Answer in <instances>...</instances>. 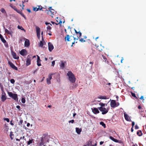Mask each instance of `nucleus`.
I'll return each mask as SVG.
<instances>
[{
    "label": "nucleus",
    "instance_id": "nucleus-1",
    "mask_svg": "<svg viewBox=\"0 0 146 146\" xmlns=\"http://www.w3.org/2000/svg\"><path fill=\"white\" fill-rule=\"evenodd\" d=\"M67 75L68 77V79L72 83L75 82L76 79L73 74L71 72L69 71L67 73Z\"/></svg>",
    "mask_w": 146,
    "mask_h": 146
},
{
    "label": "nucleus",
    "instance_id": "nucleus-2",
    "mask_svg": "<svg viewBox=\"0 0 146 146\" xmlns=\"http://www.w3.org/2000/svg\"><path fill=\"white\" fill-rule=\"evenodd\" d=\"M8 94L10 97L12 98L14 100H18V98L17 95L16 94L13 93L11 92H8Z\"/></svg>",
    "mask_w": 146,
    "mask_h": 146
},
{
    "label": "nucleus",
    "instance_id": "nucleus-3",
    "mask_svg": "<svg viewBox=\"0 0 146 146\" xmlns=\"http://www.w3.org/2000/svg\"><path fill=\"white\" fill-rule=\"evenodd\" d=\"M99 110L102 112V114L103 115L106 114L108 111V109H106L105 108L100 107L98 108Z\"/></svg>",
    "mask_w": 146,
    "mask_h": 146
},
{
    "label": "nucleus",
    "instance_id": "nucleus-4",
    "mask_svg": "<svg viewBox=\"0 0 146 146\" xmlns=\"http://www.w3.org/2000/svg\"><path fill=\"white\" fill-rule=\"evenodd\" d=\"M117 103L115 102V100H112L110 102L111 107L112 108H114L117 107Z\"/></svg>",
    "mask_w": 146,
    "mask_h": 146
},
{
    "label": "nucleus",
    "instance_id": "nucleus-5",
    "mask_svg": "<svg viewBox=\"0 0 146 146\" xmlns=\"http://www.w3.org/2000/svg\"><path fill=\"white\" fill-rule=\"evenodd\" d=\"M1 99L2 101L3 102H4L7 99L6 97V94L4 91H3L2 92Z\"/></svg>",
    "mask_w": 146,
    "mask_h": 146
},
{
    "label": "nucleus",
    "instance_id": "nucleus-6",
    "mask_svg": "<svg viewBox=\"0 0 146 146\" xmlns=\"http://www.w3.org/2000/svg\"><path fill=\"white\" fill-rule=\"evenodd\" d=\"M36 29L37 38L38 39H40V29L38 27H36Z\"/></svg>",
    "mask_w": 146,
    "mask_h": 146
},
{
    "label": "nucleus",
    "instance_id": "nucleus-7",
    "mask_svg": "<svg viewBox=\"0 0 146 146\" xmlns=\"http://www.w3.org/2000/svg\"><path fill=\"white\" fill-rule=\"evenodd\" d=\"M53 75V74H49L48 75V78H47L46 79L47 80V83L48 84H51V81L50 80L52 78V76Z\"/></svg>",
    "mask_w": 146,
    "mask_h": 146
},
{
    "label": "nucleus",
    "instance_id": "nucleus-8",
    "mask_svg": "<svg viewBox=\"0 0 146 146\" xmlns=\"http://www.w3.org/2000/svg\"><path fill=\"white\" fill-rule=\"evenodd\" d=\"M33 10L34 11H37L38 10H41L43 8V7H42L41 5L38 6V8L37 7H33Z\"/></svg>",
    "mask_w": 146,
    "mask_h": 146
},
{
    "label": "nucleus",
    "instance_id": "nucleus-9",
    "mask_svg": "<svg viewBox=\"0 0 146 146\" xmlns=\"http://www.w3.org/2000/svg\"><path fill=\"white\" fill-rule=\"evenodd\" d=\"M8 64L10 65L11 67L12 68L17 70H18L17 68L16 67L12 62L10 61H8Z\"/></svg>",
    "mask_w": 146,
    "mask_h": 146
},
{
    "label": "nucleus",
    "instance_id": "nucleus-10",
    "mask_svg": "<svg viewBox=\"0 0 146 146\" xmlns=\"http://www.w3.org/2000/svg\"><path fill=\"white\" fill-rule=\"evenodd\" d=\"M48 47L49 50L50 52H51L54 48L53 44L50 42L48 43Z\"/></svg>",
    "mask_w": 146,
    "mask_h": 146
},
{
    "label": "nucleus",
    "instance_id": "nucleus-11",
    "mask_svg": "<svg viewBox=\"0 0 146 146\" xmlns=\"http://www.w3.org/2000/svg\"><path fill=\"white\" fill-rule=\"evenodd\" d=\"M13 58L15 59H18L19 58V56H17L16 53L15 52L12 51L11 52Z\"/></svg>",
    "mask_w": 146,
    "mask_h": 146
},
{
    "label": "nucleus",
    "instance_id": "nucleus-12",
    "mask_svg": "<svg viewBox=\"0 0 146 146\" xmlns=\"http://www.w3.org/2000/svg\"><path fill=\"white\" fill-rule=\"evenodd\" d=\"M124 117H125V119L126 121H131L130 118L129 117V115L125 113H124Z\"/></svg>",
    "mask_w": 146,
    "mask_h": 146
},
{
    "label": "nucleus",
    "instance_id": "nucleus-13",
    "mask_svg": "<svg viewBox=\"0 0 146 146\" xmlns=\"http://www.w3.org/2000/svg\"><path fill=\"white\" fill-rule=\"evenodd\" d=\"M31 57L28 56L26 61V65L27 66L31 64V60L30 59Z\"/></svg>",
    "mask_w": 146,
    "mask_h": 146
},
{
    "label": "nucleus",
    "instance_id": "nucleus-14",
    "mask_svg": "<svg viewBox=\"0 0 146 146\" xmlns=\"http://www.w3.org/2000/svg\"><path fill=\"white\" fill-rule=\"evenodd\" d=\"M110 138L111 140L112 141H113L116 142V143H121V141L120 140H119L117 139H116L114 138H113L112 136H110Z\"/></svg>",
    "mask_w": 146,
    "mask_h": 146
},
{
    "label": "nucleus",
    "instance_id": "nucleus-15",
    "mask_svg": "<svg viewBox=\"0 0 146 146\" xmlns=\"http://www.w3.org/2000/svg\"><path fill=\"white\" fill-rule=\"evenodd\" d=\"M25 46L27 47L29 46L30 45V42L29 40L28 39H25V40L24 43Z\"/></svg>",
    "mask_w": 146,
    "mask_h": 146
},
{
    "label": "nucleus",
    "instance_id": "nucleus-16",
    "mask_svg": "<svg viewBox=\"0 0 146 146\" xmlns=\"http://www.w3.org/2000/svg\"><path fill=\"white\" fill-rule=\"evenodd\" d=\"M92 112L95 114H96L99 113V111L98 108H92Z\"/></svg>",
    "mask_w": 146,
    "mask_h": 146
},
{
    "label": "nucleus",
    "instance_id": "nucleus-17",
    "mask_svg": "<svg viewBox=\"0 0 146 146\" xmlns=\"http://www.w3.org/2000/svg\"><path fill=\"white\" fill-rule=\"evenodd\" d=\"M27 53V51L25 49H23L20 52V54L23 56L26 55Z\"/></svg>",
    "mask_w": 146,
    "mask_h": 146
},
{
    "label": "nucleus",
    "instance_id": "nucleus-18",
    "mask_svg": "<svg viewBox=\"0 0 146 146\" xmlns=\"http://www.w3.org/2000/svg\"><path fill=\"white\" fill-rule=\"evenodd\" d=\"M45 12L47 13V14L51 16L52 17H53L52 16L54 14L51 11H50V10H46Z\"/></svg>",
    "mask_w": 146,
    "mask_h": 146
},
{
    "label": "nucleus",
    "instance_id": "nucleus-19",
    "mask_svg": "<svg viewBox=\"0 0 146 146\" xmlns=\"http://www.w3.org/2000/svg\"><path fill=\"white\" fill-rule=\"evenodd\" d=\"M98 98L102 99H107L109 98L105 96H100L98 97Z\"/></svg>",
    "mask_w": 146,
    "mask_h": 146
},
{
    "label": "nucleus",
    "instance_id": "nucleus-20",
    "mask_svg": "<svg viewBox=\"0 0 146 146\" xmlns=\"http://www.w3.org/2000/svg\"><path fill=\"white\" fill-rule=\"evenodd\" d=\"M61 63L60 64V66L61 68H63L64 67L65 64L66 63V61L63 62L62 61H61Z\"/></svg>",
    "mask_w": 146,
    "mask_h": 146
},
{
    "label": "nucleus",
    "instance_id": "nucleus-21",
    "mask_svg": "<svg viewBox=\"0 0 146 146\" xmlns=\"http://www.w3.org/2000/svg\"><path fill=\"white\" fill-rule=\"evenodd\" d=\"M44 137H42L41 139L40 142V146L43 145L44 143Z\"/></svg>",
    "mask_w": 146,
    "mask_h": 146
},
{
    "label": "nucleus",
    "instance_id": "nucleus-22",
    "mask_svg": "<svg viewBox=\"0 0 146 146\" xmlns=\"http://www.w3.org/2000/svg\"><path fill=\"white\" fill-rule=\"evenodd\" d=\"M98 50L100 51H102L104 48V47L102 46L101 45H100L99 46H98L97 47Z\"/></svg>",
    "mask_w": 146,
    "mask_h": 146
},
{
    "label": "nucleus",
    "instance_id": "nucleus-23",
    "mask_svg": "<svg viewBox=\"0 0 146 146\" xmlns=\"http://www.w3.org/2000/svg\"><path fill=\"white\" fill-rule=\"evenodd\" d=\"M0 38L1 40V41L3 43H5L6 41V40H5L4 38L3 37L2 35L0 34Z\"/></svg>",
    "mask_w": 146,
    "mask_h": 146
},
{
    "label": "nucleus",
    "instance_id": "nucleus-24",
    "mask_svg": "<svg viewBox=\"0 0 146 146\" xmlns=\"http://www.w3.org/2000/svg\"><path fill=\"white\" fill-rule=\"evenodd\" d=\"M76 133L78 134H80L82 131V129H80L76 127Z\"/></svg>",
    "mask_w": 146,
    "mask_h": 146
},
{
    "label": "nucleus",
    "instance_id": "nucleus-25",
    "mask_svg": "<svg viewBox=\"0 0 146 146\" xmlns=\"http://www.w3.org/2000/svg\"><path fill=\"white\" fill-rule=\"evenodd\" d=\"M51 22L52 24H55L56 25H58L59 24H60V25H61L62 23V21L60 20L59 22L58 23H55V22L52 21H51Z\"/></svg>",
    "mask_w": 146,
    "mask_h": 146
},
{
    "label": "nucleus",
    "instance_id": "nucleus-26",
    "mask_svg": "<svg viewBox=\"0 0 146 146\" xmlns=\"http://www.w3.org/2000/svg\"><path fill=\"white\" fill-rule=\"evenodd\" d=\"M70 36L69 35H67L65 37V40H66L68 41H70Z\"/></svg>",
    "mask_w": 146,
    "mask_h": 146
},
{
    "label": "nucleus",
    "instance_id": "nucleus-27",
    "mask_svg": "<svg viewBox=\"0 0 146 146\" xmlns=\"http://www.w3.org/2000/svg\"><path fill=\"white\" fill-rule=\"evenodd\" d=\"M33 139H32L29 140L27 142V145H29L33 143Z\"/></svg>",
    "mask_w": 146,
    "mask_h": 146
},
{
    "label": "nucleus",
    "instance_id": "nucleus-28",
    "mask_svg": "<svg viewBox=\"0 0 146 146\" xmlns=\"http://www.w3.org/2000/svg\"><path fill=\"white\" fill-rule=\"evenodd\" d=\"M137 134L139 136H141L143 134L141 130H138L137 133Z\"/></svg>",
    "mask_w": 146,
    "mask_h": 146
},
{
    "label": "nucleus",
    "instance_id": "nucleus-29",
    "mask_svg": "<svg viewBox=\"0 0 146 146\" xmlns=\"http://www.w3.org/2000/svg\"><path fill=\"white\" fill-rule=\"evenodd\" d=\"M14 134H13V132L11 131L10 132V137L11 139L12 140L13 139L14 137Z\"/></svg>",
    "mask_w": 146,
    "mask_h": 146
},
{
    "label": "nucleus",
    "instance_id": "nucleus-30",
    "mask_svg": "<svg viewBox=\"0 0 146 146\" xmlns=\"http://www.w3.org/2000/svg\"><path fill=\"white\" fill-rule=\"evenodd\" d=\"M5 33L7 34H8L11 35L12 34V32L9 31L8 29H5Z\"/></svg>",
    "mask_w": 146,
    "mask_h": 146
},
{
    "label": "nucleus",
    "instance_id": "nucleus-31",
    "mask_svg": "<svg viewBox=\"0 0 146 146\" xmlns=\"http://www.w3.org/2000/svg\"><path fill=\"white\" fill-rule=\"evenodd\" d=\"M4 129L5 130H6L7 131H8L9 130L8 126H7L6 124H5L4 125Z\"/></svg>",
    "mask_w": 146,
    "mask_h": 146
},
{
    "label": "nucleus",
    "instance_id": "nucleus-32",
    "mask_svg": "<svg viewBox=\"0 0 146 146\" xmlns=\"http://www.w3.org/2000/svg\"><path fill=\"white\" fill-rule=\"evenodd\" d=\"M78 33L79 34V37H78V38L76 39V38L74 37V36H72L74 38V40H75L76 39V40H78V38H80V37H81V36L82 35V33L80 32V31H79L78 32Z\"/></svg>",
    "mask_w": 146,
    "mask_h": 146
},
{
    "label": "nucleus",
    "instance_id": "nucleus-33",
    "mask_svg": "<svg viewBox=\"0 0 146 146\" xmlns=\"http://www.w3.org/2000/svg\"><path fill=\"white\" fill-rule=\"evenodd\" d=\"M100 125H101L102 126L104 127V128H106V126L105 124L103 121H101L100 122Z\"/></svg>",
    "mask_w": 146,
    "mask_h": 146
},
{
    "label": "nucleus",
    "instance_id": "nucleus-34",
    "mask_svg": "<svg viewBox=\"0 0 146 146\" xmlns=\"http://www.w3.org/2000/svg\"><path fill=\"white\" fill-rule=\"evenodd\" d=\"M131 94L132 96L135 97L137 100L138 99V98L136 96L135 94L134 93L132 92H131Z\"/></svg>",
    "mask_w": 146,
    "mask_h": 146
},
{
    "label": "nucleus",
    "instance_id": "nucleus-35",
    "mask_svg": "<svg viewBox=\"0 0 146 146\" xmlns=\"http://www.w3.org/2000/svg\"><path fill=\"white\" fill-rule=\"evenodd\" d=\"M43 45H44V44H43V42L42 41H40V43H39V46L42 47L43 46Z\"/></svg>",
    "mask_w": 146,
    "mask_h": 146
},
{
    "label": "nucleus",
    "instance_id": "nucleus-36",
    "mask_svg": "<svg viewBox=\"0 0 146 146\" xmlns=\"http://www.w3.org/2000/svg\"><path fill=\"white\" fill-rule=\"evenodd\" d=\"M1 11L2 13H3L6 14V13L5 10L3 8H2L1 9Z\"/></svg>",
    "mask_w": 146,
    "mask_h": 146
},
{
    "label": "nucleus",
    "instance_id": "nucleus-37",
    "mask_svg": "<svg viewBox=\"0 0 146 146\" xmlns=\"http://www.w3.org/2000/svg\"><path fill=\"white\" fill-rule=\"evenodd\" d=\"M99 104L100 106H101V107H104L105 105V104H104L101 102Z\"/></svg>",
    "mask_w": 146,
    "mask_h": 146
},
{
    "label": "nucleus",
    "instance_id": "nucleus-38",
    "mask_svg": "<svg viewBox=\"0 0 146 146\" xmlns=\"http://www.w3.org/2000/svg\"><path fill=\"white\" fill-rule=\"evenodd\" d=\"M15 11H17L19 13H21V12H22V11H20L17 9H15Z\"/></svg>",
    "mask_w": 146,
    "mask_h": 146
},
{
    "label": "nucleus",
    "instance_id": "nucleus-39",
    "mask_svg": "<svg viewBox=\"0 0 146 146\" xmlns=\"http://www.w3.org/2000/svg\"><path fill=\"white\" fill-rule=\"evenodd\" d=\"M10 82L12 84H14L15 82V80L13 79H12L10 80Z\"/></svg>",
    "mask_w": 146,
    "mask_h": 146
},
{
    "label": "nucleus",
    "instance_id": "nucleus-40",
    "mask_svg": "<svg viewBox=\"0 0 146 146\" xmlns=\"http://www.w3.org/2000/svg\"><path fill=\"white\" fill-rule=\"evenodd\" d=\"M21 102L23 103H24L25 102V100L24 98H22L21 99Z\"/></svg>",
    "mask_w": 146,
    "mask_h": 146
},
{
    "label": "nucleus",
    "instance_id": "nucleus-41",
    "mask_svg": "<svg viewBox=\"0 0 146 146\" xmlns=\"http://www.w3.org/2000/svg\"><path fill=\"white\" fill-rule=\"evenodd\" d=\"M23 123V120H21L19 123V125H21L22 124V123Z\"/></svg>",
    "mask_w": 146,
    "mask_h": 146
},
{
    "label": "nucleus",
    "instance_id": "nucleus-42",
    "mask_svg": "<svg viewBox=\"0 0 146 146\" xmlns=\"http://www.w3.org/2000/svg\"><path fill=\"white\" fill-rule=\"evenodd\" d=\"M20 14L21 15L23 16V17H24V18H25V19H26V17H25V15H24L22 13V12H21V13H20Z\"/></svg>",
    "mask_w": 146,
    "mask_h": 146
},
{
    "label": "nucleus",
    "instance_id": "nucleus-43",
    "mask_svg": "<svg viewBox=\"0 0 146 146\" xmlns=\"http://www.w3.org/2000/svg\"><path fill=\"white\" fill-rule=\"evenodd\" d=\"M60 20V18L57 17L56 18V21L57 22V23L59 22Z\"/></svg>",
    "mask_w": 146,
    "mask_h": 146
},
{
    "label": "nucleus",
    "instance_id": "nucleus-44",
    "mask_svg": "<svg viewBox=\"0 0 146 146\" xmlns=\"http://www.w3.org/2000/svg\"><path fill=\"white\" fill-rule=\"evenodd\" d=\"M40 61H37V65L38 66H41Z\"/></svg>",
    "mask_w": 146,
    "mask_h": 146
},
{
    "label": "nucleus",
    "instance_id": "nucleus-45",
    "mask_svg": "<svg viewBox=\"0 0 146 146\" xmlns=\"http://www.w3.org/2000/svg\"><path fill=\"white\" fill-rule=\"evenodd\" d=\"M18 28L19 29H21L22 30H24V29L21 26H20L19 25L18 26Z\"/></svg>",
    "mask_w": 146,
    "mask_h": 146
},
{
    "label": "nucleus",
    "instance_id": "nucleus-46",
    "mask_svg": "<svg viewBox=\"0 0 146 146\" xmlns=\"http://www.w3.org/2000/svg\"><path fill=\"white\" fill-rule=\"evenodd\" d=\"M10 6L15 11V9H17V8L14 6H12V5H10Z\"/></svg>",
    "mask_w": 146,
    "mask_h": 146
},
{
    "label": "nucleus",
    "instance_id": "nucleus-47",
    "mask_svg": "<svg viewBox=\"0 0 146 146\" xmlns=\"http://www.w3.org/2000/svg\"><path fill=\"white\" fill-rule=\"evenodd\" d=\"M81 42H85L86 41L85 40H84L83 38H81L79 40Z\"/></svg>",
    "mask_w": 146,
    "mask_h": 146
},
{
    "label": "nucleus",
    "instance_id": "nucleus-48",
    "mask_svg": "<svg viewBox=\"0 0 146 146\" xmlns=\"http://www.w3.org/2000/svg\"><path fill=\"white\" fill-rule=\"evenodd\" d=\"M50 11H51L52 12V13L54 15V13H55V11L53 9H52L50 10Z\"/></svg>",
    "mask_w": 146,
    "mask_h": 146
},
{
    "label": "nucleus",
    "instance_id": "nucleus-49",
    "mask_svg": "<svg viewBox=\"0 0 146 146\" xmlns=\"http://www.w3.org/2000/svg\"><path fill=\"white\" fill-rule=\"evenodd\" d=\"M55 64V61L54 60L53 61H52V66H54V64Z\"/></svg>",
    "mask_w": 146,
    "mask_h": 146
},
{
    "label": "nucleus",
    "instance_id": "nucleus-50",
    "mask_svg": "<svg viewBox=\"0 0 146 146\" xmlns=\"http://www.w3.org/2000/svg\"><path fill=\"white\" fill-rule=\"evenodd\" d=\"M4 120L8 122H9V120L8 118H5Z\"/></svg>",
    "mask_w": 146,
    "mask_h": 146
},
{
    "label": "nucleus",
    "instance_id": "nucleus-51",
    "mask_svg": "<svg viewBox=\"0 0 146 146\" xmlns=\"http://www.w3.org/2000/svg\"><path fill=\"white\" fill-rule=\"evenodd\" d=\"M47 30H50L51 29V28L50 26H48L47 27Z\"/></svg>",
    "mask_w": 146,
    "mask_h": 146
},
{
    "label": "nucleus",
    "instance_id": "nucleus-52",
    "mask_svg": "<svg viewBox=\"0 0 146 146\" xmlns=\"http://www.w3.org/2000/svg\"><path fill=\"white\" fill-rule=\"evenodd\" d=\"M74 122V120H70L69 121V123H73Z\"/></svg>",
    "mask_w": 146,
    "mask_h": 146
},
{
    "label": "nucleus",
    "instance_id": "nucleus-53",
    "mask_svg": "<svg viewBox=\"0 0 146 146\" xmlns=\"http://www.w3.org/2000/svg\"><path fill=\"white\" fill-rule=\"evenodd\" d=\"M16 108H17V109H19V111L20 110V106H19V105H18V106H16Z\"/></svg>",
    "mask_w": 146,
    "mask_h": 146
},
{
    "label": "nucleus",
    "instance_id": "nucleus-54",
    "mask_svg": "<svg viewBox=\"0 0 146 146\" xmlns=\"http://www.w3.org/2000/svg\"><path fill=\"white\" fill-rule=\"evenodd\" d=\"M38 61H40V57L38 56H37V62Z\"/></svg>",
    "mask_w": 146,
    "mask_h": 146
},
{
    "label": "nucleus",
    "instance_id": "nucleus-55",
    "mask_svg": "<svg viewBox=\"0 0 146 146\" xmlns=\"http://www.w3.org/2000/svg\"><path fill=\"white\" fill-rule=\"evenodd\" d=\"M144 97L143 96H141V97L140 98V99L141 100H144Z\"/></svg>",
    "mask_w": 146,
    "mask_h": 146
},
{
    "label": "nucleus",
    "instance_id": "nucleus-56",
    "mask_svg": "<svg viewBox=\"0 0 146 146\" xmlns=\"http://www.w3.org/2000/svg\"><path fill=\"white\" fill-rule=\"evenodd\" d=\"M43 32L42 31L41 32V35H42V40H43Z\"/></svg>",
    "mask_w": 146,
    "mask_h": 146
},
{
    "label": "nucleus",
    "instance_id": "nucleus-57",
    "mask_svg": "<svg viewBox=\"0 0 146 146\" xmlns=\"http://www.w3.org/2000/svg\"><path fill=\"white\" fill-rule=\"evenodd\" d=\"M139 127L137 125H136L135 126V129H139Z\"/></svg>",
    "mask_w": 146,
    "mask_h": 146
},
{
    "label": "nucleus",
    "instance_id": "nucleus-58",
    "mask_svg": "<svg viewBox=\"0 0 146 146\" xmlns=\"http://www.w3.org/2000/svg\"><path fill=\"white\" fill-rule=\"evenodd\" d=\"M135 125V122L134 121H132V127H133Z\"/></svg>",
    "mask_w": 146,
    "mask_h": 146
},
{
    "label": "nucleus",
    "instance_id": "nucleus-59",
    "mask_svg": "<svg viewBox=\"0 0 146 146\" xmlns=\"http://www.w3.org/2000/svg\"><path fill=\"white\" fill-rule=\"evenodd\" d=\"M45 23L46 25H48V24H50L51 26L52 25L50 23L46 22Z\"/></svg>",
    "mask_w": 146,
    "mask_h": 146
},
{
    "label": "nucleus",
    "instance_id": "nucleus-60",
    "mask_svg": "<svg viewBox=\"0 0 146 146\" xmlns=\"http://www.w3.org/2000/svg\"><path fill=\"white\" fill-rule=\"evenodd\" d=\"M10 124L11 125H14L13 123V121L11 120L10 121Z\"/></svg>",
    "mask_w": 146,
    "mask_h": 146
},
{
    "label": "nucleus",
    "instance_id": "nucleus-61",
    "mask_svg": "<svg viewBox=\"0 0 146 146\" xmlns=\"http://www.w3.org/2000/svg\"><path fill=\"white\" fill-rule=\"evenodd\" d=\"M27 11H28V12H29V13H30L31 12V10L29 9H27Z\"/></svg>",
    "mask_w": 146,
    "mask_h": 146
},
{
    "label": "nucleus",
    "instance_id": "nucleus-62",
    "mask_svg": "<svg viewBox=\"0 0 146 146\" xmlns=\"http://www.w3.org/2000/svg\"><path fill=\"white\" fill-rule=\"evenodd\" d=\"M25 2H24V1H22V3H23V4H22V5H23V7H22V9H23V7L25 6L23 4Z\"/></svg>",
    "mask_w": 146,
    "mask_h": 146
},
{
    "label": "nucleus",
    "instance_id": "nucleus-63",
    "mask_svg": "<svg viewBox=\"0 0 146 146\" xmlns=\"http://www.w3.org/2000/svg\"><path fill=\"white\" fill-rule=\"evenodd\" d=\"M138 108L139 109H141L142 108L141 106L139 105L138 106Z\"/></svg>",
    "mask_w": 146,
    "mask_h": 146
},
{
    "label": "nucleus",
    "instance_id": "nucleus-64",
    "mask_svg": "<svg viewBox=\"0 0 146 146\" xmlns=\"http://www.w3.org/2000/svg\"><path fill=\"white\" fill-rule=\"evenodd\" d=\"M25 138V137L24 136H23L22 137H20V139H24Z\"/></svg>",
    "mask_w": 146,
    "mask_h": 146
}]
</instances>
